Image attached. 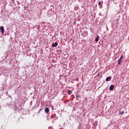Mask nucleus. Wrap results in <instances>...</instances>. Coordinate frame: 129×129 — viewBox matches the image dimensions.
I'll return each instance as SVG.
<instances>
[{
    "label": "nucleus",
    "mask_w": 129,
    "mask_h": 129,
    "mask_svg": "<svg viewBox=\"0 0 129 129\" xmlns=\"http://www.w3.org/2000/svg\"><path fill=\"white\" fill-rule=\"evenodd\" d=\"M122 58H123V55H121L120 57L118 59V64L120 65L121 63V60H122Z\"/></svg>",
    "instance_id": "1"
},
{
    "label": "nucleus",
    "mask_w": 129,
    "mask_h": 129,
    "mask_svg": "<svg viewBox=\"0 0 129 129\" xmlns=\"http://www.w3.org/2000/svg\"><path fill=\"white\" fill-rule=\"evenodd\" d=\"M97 124H98V122L97 121H95L93 123V127H94V128H96V126H97Z\"/></svg>",
    "instance_id": "3"
},
{
    "label": "nucleus",
    "mask_w": 129,
    "mask_h": 129,
    "mask_svg": "<svg viewBox=\"0 0 129 129\" xmlns=\"http://www.w3.org/2000/svg\"><path fill=\"white\" fill-rule=\"evenodd\" d=\"M43 83H45V80H43L42 82Z\"/></svg>",
    "instance_id": "19"
},
{
    "label": "nucleus",
    "mask_w": 129,
    "mask_h": 129,
    "mask_svg": "<svg viewBox=\"0 0 129 129\" xmlns=\"http://www.w3.org/2000/svg\"><path fill=\"white\" fill-rule=\"evenodd\" d=\"M45 113H49V112H50V110L49 109V108L46 107L45 109Z\"/></svg>",
    "instance_id": "5"
},
{
    "label": "nucleus",
    "mask_w": 129,
    "mask_h": 129,
    "mask_svg": "<svg viewBox=\"0 0 129 129\" xmlns=\"http://www.w3.org/2000/svg\"><path fill=\"white\" fill-rule=\"evenodd\" d=\"M87 91H89V90H86Z\"/></svg>",
    "instance_id": "22"
},
{
    "label": "nucleus",
    "mask_w": 129,
    "mask_h": 129,
    "mask_svg": "<svg viewBox=\"0 0 129 129\" xmlns=\"http://www.w3.org/2000/svg\"><path fill=\"white\" fill-rule=\"evenodd\" d=\"M100 38V37H99V35H98L96 37V38L95 39V42H98V41H99V39Z\"/></svg>",
    "instance_id": "8"
},
{
    "label": "nucleus",
    "mask_w": 129,
    "mask_h": 129,
    "mask_svg": "<svg viewBox=\"0 0 129 129\" xmlns=\"http://www.w3.org/2000/svg\"><path fill=\"white\" fill-rule=\"evenodd\" d=\"M119 114H124V111H119Z\"/></svg>",
    "instance_id": "12"
},
{
    "label": "nucleus",
    "mask_w": 129,
    "mask_h": 129,
    "mask_svg": "<svg viewBox=\"0 0 129 129\" xmlns=\"http://www.w3.org/2000/svg\"><path fill=\"white\" fill-rule=\"evenodd\" d=\"M51 107H52V110H53L54 108V107H53V105L51 106Z\"/></svg>",
    "instance_id": "18"
},
{
    "label": "nucleus",
    "mask_w": 129,
    "mask_h": 129,
    "mask_svg": "<svg viewBox=\"0 0 129 129\" xmlns=\"http://www.w3.org/2000/svg\"><path fill=\"white\" fill-rule=\"evenodd\" d=\"M54 115L55 116V117L54 120H56V119H58V117H57H57L56 116V114H54Z\"/></svg>",
    "instance_id": "14"
},
{
    "label": "nucleus",
    "mask_w": 129,
    "mask_h": 129,
    "mask_svg": "<svg viewBox=\"0 0 129 129\" xmlns=\"http://www.w3.org/2000/svg\"><path fill=\"white\" fill-rule=\"evenodd\" d=\"M97 77H99V79L102 78V75H101L99 73H98V74L96 75Z\"/></svg>",
    "instance_id": "9"
},
{
    "label": "nucleus",
    "mask_w": 129,
    "mask_h": 129,
    "mask_svg": "<svg viewBox=\"0 0 129 129\" xmlns=\"http://www.w3.org/2000/svg\"><path fill=\"white\" fill-rule=\"evenodd\" d=\"M76 98H81V96L80 95H77L76 96Z\"/></svg>",
    "instance_id": "13"
},
{
    "label": "nucleus",
    "mask_w": 129,
    "mask_h": 129,
    "mask_svg": "<svg viewBox=\"0 0 129 129\" xmlns=\"http://www.w3.org/2000/svg\"><path fill=\"white\" fill-rule=\"evenodd\" d=\"M58 111V112H60V111Z\"/></svg>",
    "instance_id": "23"
},
{
    "label": "nucleus",
    "mask_w": 129,
    "mask_h": 129,
    "mask_svg": "<svg viewBox=\"0 0 129 129\" xmlns=\"http://www.w3.org/2000/svg\"><path fill=\"white\" fill-rule=\"evenodd\" d=\"M100 73H101V72H100Z\"/></svg>",
    "instance_id": "24"
},
{
    "label": "nucleus",
    "mask_w": 129,
    "mask_h": 129,
    "mask_svg": "<svg viewBox=\"0 0 129 129\" xmlns=\"http://www.w3.org/2000/svg\"><path fill=\"white\" fill-rule=\"evenodd\" d=\"M57 46H58V43L57 42H55L54 43L52 44V47H53V48L55 47H57Z\"/></svg>",
    "instance_id": "7"
},
{
    "label": "nucleus",
    "mask_w": 129,
    "mask_h": 129,
    "mask_svg": "<svg viewBox=\"0 0 129 129\" xmlns=\"http://www.w3.org/2000/svg\"><path fill=\"white\" fill-rule=\"evenodd\" d=\"M41 110H42V109H40L39 110L38 112V113H40V111H41Z\"/></svg>",
    "instance_id": "17"
},
{
    "label": "nucleus",
    "mask_w": 129,
    "mask_h": 129,
    "mask_svg": "<svg viewBox=\"0 0 129 129\" xmlns=\"http://www.w3.org/2000/svg\"><path fill=\"white\" fill-rule=\"evenodd\" d=\"M0 30L1 31L2 34H4V33H5V27H4V26H1L0 27Z\"/></svg>",
    "instance_id": "4"
},
{
    "label": "nucleus",
    "mask_w": 129,
    "mask_h": 129,
    "mask_svg": "<svg viewBox=\"0 0 129 129\" xmlns=\"http://www.w3.org/2000/svg\"><path fill=\"white\" fill-rule=\"evenodd\" d=\"M114 88V85H110L109 89V90H113Z\"/></svg>",
    "instance_id": "6"
},
{
    "label": "nucleus",
    "mask_w": 129,
    "mask_h": 129,
    "mask_svg": "<svg viewBox=\"0 0 129 129\" xmlns=\"http://www.w3.org/2000/svg\"><path fill=\"white\" fill-rule=\"evenodd\" d=\"M58 51H59V53H61V52H62V50L59 49V50H58Z\"/></svg>",
    "instance_id": "15"
},
{
    "label": "nucleus",
    "mask_w": 129,
    "mask_h": 129,
    "mask_svg": "<svg viewBox=\"0 0 129 129\" xmlns=\"http://www.w3.org/2000/svg\"><path fill=\"white\" fill-rule=\"evenodd\" d=\"M52 122L53 123H54V121H52Z\"/></svg>",
    "instance_id": "21"
},
{
    "label": "nucleus",
    "mask_w": 129,
    "mask_h": 129,
    "mask_svg": "<svg viewBox=\"0 0 129 129\" xmlns=\"http://www.w3.org/2000/svg\"><path fill=\"white\" fill-rule=\"evenodd\" d=\"M68 93L69 95H71V94H72V91L69 90L68 92Z\"/></svg>",
    "instance_id": "11"
},
{
    "label": "nucleus",
    "mask_w": 129,
    "mask_h": 129,
    "mask_svg": "<svg viewBox=\"0 0 129 129\" xmlns=\"http://www.w3.org/2000/svg\"><path fill=\"white\" fill-rule=\"evenodd\" d=\"M111 80V77H108L106 78V81L108 82L109 80Z\"/></svg>",
    "instance_id": "10"
},
{
    "label": "nucleus",
    "mask_w": 129,
    "mask_h": 129,
    "mask_svg": "<svg viewBox=\"0 0 129 129\" xmlns=\"http://www.w3.org/2000/svg\"><path fill=\"white\" fill-rule=\"evenodd\" d=\"M78 129H85V127H84V125L80 123L78 125Z\"/></svg>",
    "instance_id": "2"
},
{
    "label": "nucleus",
    "mask_w": 129,
    "mask_h": 129,
    "mask_svg": "<svg viewBox=\"0 0 129 129\" xmlns=\"http://www.w3.org/2000/svg\"><path fill=\"white\" fill-rule=\"evenodd\" d=\"M51 118H53V115L51 116Z\"/></svg>",
    "instance_id": "20"
},
{
    "label": "nucleus",
    "mask_w": 129,
    "mask_h": 129,
    "mask_svg": "<svg viewBox=\"0 0 129 129\" xmlns=\"http://www.w3.org/2000/svg\"><path fill=\"white\" fill-rule=\"evenodd\" d=\"M100 5H101V2H99L98 5H99V6H100Z\"/></svg>",
    "instance_id": "16"
}]
</instances>
